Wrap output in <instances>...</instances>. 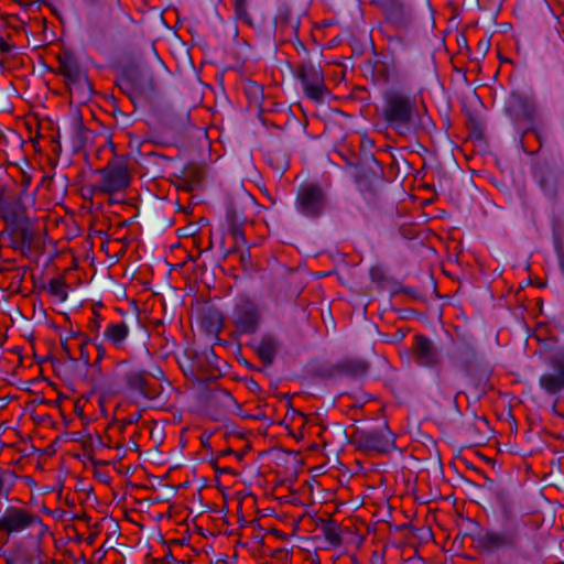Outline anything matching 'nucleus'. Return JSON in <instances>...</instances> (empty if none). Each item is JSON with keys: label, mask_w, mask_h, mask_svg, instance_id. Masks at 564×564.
<instances>
[{"label": "nucleus", "mask_w": 564, "mask_h": 564, "mask_svg": "<svg viewBox=\"0 0 564 564\" xmlns=\"http://www.w3.org/2000/svg\"><path fill=\"white\" fill-rule=\"evenodd\" d=\"M285 429L297 442L304 438V425H285Z\"/></svg>", "instance_id": "obj_40"}, {"label": "nucleus", "mask_w": 564, "mask_h": 564, "mask_svg": "<svg viewBox=\"0 0 564 564\" xmlns=\"http://www.w3.org/2000/svg\"><path fill=\"white\" fill-rule=\"evenodd\" d=\"M210 437H212V434H207V433H202L199 435L200 443L204 447L210 446V444H209Z\"/></svg>", "instance_id": "obj_49"}, {"label": "nucleus", "mask_w": 564, "mask_h": 564, "mask_svg": "<svg viewBox=\"0 0 564 564\" xmlns=\"http://www.w3.org/2000/svg\"><path fill=\"white\" fill-rule=\"evenodd\" d=\"M543 432L546 434V435H550L554 438H561V440H564V427L562 429V431L560 433H554L552 431H550L549 429L544 427L543 429Z\"/></svg>", "instance_id": "obj_47"}, {"label": "nucleus", "mask_w": 564, "mask_h": 564, "mask_svg": "<svg viewBox=\"0 0 564 564\" xmlns=\"http://www.w3.org/2000/svg\"><path fill=\"white\" fill-rule=\"evenodd\" d=\"M143 423H153V424H156V423H159V420H156V419H144Z\"/></svg>", "instance_id": "obj_53"}, {"label": "nucleus", "mask_w": 564, "mask_h": 564, "mask_svg": "<svg viewBox=\"0 0 564 564\" xmlns=\"http://www.w3.org/2000/svg\"><path fill=\"white\" fill-rule=\"evenodd\" d=\"M412 357L416 366L440 371L443 367V348L424 335H416L412 347Z\"/></svg>", "instance_id": "obj_5"}, {"label": "nucleus", "mask_w": 564, "mask_h": 564, "mask_svg": "<svg viewBox=\"0 0 564 564\" xmlns=\"http://www.w3.org/2000/svg\"><path fill=\"white\" fill-rule=\"evenodd\" d=\"M553 245L557 257L560 270L564 274V246L561 237L556 232L553 234Z\"/></svg>", "instance_id": "obj_34"}, {"label": "nucleus", "mask_w": 564, "mask_h": 564, "mask_svg": "<svg viewBox=\"0 0 564 564\" xmlns=\"http://www.w3.org/2000/svg\"><path fill=\"white\" fill-rule=\"evenodd\" d=\"M552 371L540 377L541 388L549 394L558 393L564 389V352L551 357Z\"/></svg>", "instance_id": "obj_14"}, {"label": "nucleus", "mask_w": 564, "mask_h": 564, "mask_svg": "<svg viewBox=\"0 0 564 564\" xmlns=\"http://www.w3.org/2000/svg\"><path fill=\"white\" fill-rule=\"evenodd\" d=\"M189 351L195 364L198 382H207L217 378L216 372H219V368L216 366L217 356L212 348Z\"/></svg>", "instance_id": "obj_15"}, {"label": "nucleus", "mask_w": 564, "mask_h": 564, "mask_svg": "<svg viewBox=\"0 0 564 564\" xmlns=\"http://www.w3.org/2000/svg\"><path fill=\"white\" fill-rule=\"evenodd\" d=\"M279 349L278 340L272 336H264L259 343L257 352L265 365H271Z\"/></svg>", "instance_id": "obj_24"}, {"label": "nucleus", "mask_w": 564, "mask_h": 564, "mask_svg": "<svg viewBox=\"0 0 564 564\" xmlns=\"http://www.w3.org/2000/svg\"><path fill=\"white\" fill-rule=\"evenodd\" d=\"M73 132L78 145H84L87 142L89 130L83 124L80 120H76L74 122Z\"/></svg>", "instance_id": "obj_33"}, {"label": "nucleus", "mask_w": 564, "mask_h": 564, "mask_svg": "<svg viewBox=\"0 0 564 564\" xmlns=\"http://www.w3.org/2000/svg\"><path fill=\"white\" fill-rule=\"evenodd\" d=\"M85 345H86L85 343H80L79 344V350H80L79 359H82L86 366H89L90 365L89 364V356H88V354L86 351Z\"/></svg>", "instance_id": "obj_43"}, {"label": "nucleus", "mask_w": 564, "mask_h": 564, "mask_svg": "<svg viewBox=\"0 0 564 564\" xmlns=\"http://www.w3.org/2000/svg\"><path fill=\"white\" fill-rule=\"evenodd\" d=\"M43 527L41 517L25 507L8 506L0 516V532L8 536L41 531Z\"/></svg>", "instance_id": "obj_2"}, {"label": "nucleus", "mask_w": 564, "mask_h": 564, "mask_svg": "<svg viewBox=\"0 0 564 564\" xmlns=\"http://www.w3.org/2000/svg\"><path fill=\"white\" fill-rule=\"evenodd\" d=\"M63 441L65 442H76L80 443L84 451L86 452H95L100 447L106 446L99 435H93L86 429H82L79 431L67 432L62 435Z\"/></svg>", "instance_id": "obj_19"}, {"label": "nucleus", "mask_w": 564, "mask_h": 564, "mask_svg": "<svg viewBox=\"0 0 564 564\" xmlns=\"http://www.w3.org/2000/svg\"><path fill=\"white\" fill-rule=\"evenodd\" d=\"M100 328V323L98 321V316L96 315L94 318L90 319V329L94 332H98Z\"/></svg>", "instance_id": "obj_50"}, {"label": "nucleus", "mask_w": 564, "mask_h": 564, "mask_svg": "<svg viewBox=\"0 0 564 564\" xmlns=\"http://www.w3.org/2000/svg\"><path fill=\"white\" fill-rule=\"evenodd\" d=\"M116 84L117 86L119 87V89L126 94V95H129L131 96L132 94L134 93H140L135 87H134V84H131L130 79L128 77L124 76V74L122 73L120 77L117 78L116 80Z\"/></svg>", "instance_id": "obj_37"}, {"label": "nucleus", "mask_w": 564, "mask_h": 564, "mask_svg": "<svg viewBox=\"0 0 564 564\" xmlns=\"http://www.w3.org/2000/svg\"><path fill=\"white\" fill-rule=\"evenodd\" d=\"M143 413H147V411L135 408L133 413L129 414L127 417L116 419L113 423H139V421L143 419Z\"/></svg>", "instance_id": "obj_39"}, {"label": "nucleus", "mask_w": 564, "mask_h": 564, "mask_svg": "<svg viewBox=\"0 0 564 564\" xmlns=\"http://www.w3.org/2000/svg\"><path fill=\"white\" fill-rule=\"evenodd\" d=\"M1 217L10 228L25 221L29 217L20 200L6 202L0 205Z\"/></svg>", "instance_id": "obj_21"}, {"label": "nucleus", "mask_w": 564, "mask_h": 564, "mask_svg": "<svg viewBox=\"0 0 564 564\" xmlns=\"http://www.w3.org/2000/svg\"><path fill=\"white\" fill-rule=\"evenodd\" d=\"M402 292L404 294L410 295L411 297H414V299H419L421 296L420 291L417 289L411 288V286L403 288Z\"/></svg>", "instance_id": "obj_44"}, {"label": "nucleus", "mask_w": 564, "mask_h": 564, "mask_svg": "<svg viewBox=\"0 0 564 564\" xmlns=\"http://www.w3.org/2000/svg\"><path fill=\"white\" fill-rule=\"evenodd\" d=\"M265 162L280 174H283L290 166L289 154L280 148L269 150L265 153Z\"/></svg>", "instance_id": "obj_23"}, {"label": "nucleus", "mask_w": 564, "mask_h": 564, "mask_svg": "<svg viewBox=\"0 0 564 564\" xmlns=\"http://www.w3.org/2000/svg\"><path fill=\"white\" fill-rule=\"evenodd\" d=\"M246 435V432L242 429L239 430H232L229 432L224 433V436L228 437L229 441L232 440H243Z\"/></svg>", "instance_id": "obj_42"}, {"label": "nucleus", "mask_w": 564, "mask_h": 564, "mask_svg": "<svg viewBox=\"0 0 564 564\" xmlns=\"http://www.w3.org/2000/svg\"><path fill=\"white\" fill-rule=\"evenodd\" d=\"M11 236H13L12 248L22 254L29 253L33 248L36 236L32 220L28 218L25 221L11 228Z\"/></svg>", "instance_id": "obj_16"}, {"label": "nucleus", "mask_w": 564, "mask_h": 564, "mask_svg": "<svg viewBox=\"0 0 564 564\" xmlns=\"http://www.w3.org/2000/svg\"><path fill=\"white\" fill-rule=\"evenodd\" d=\"M18 2L22 8L29 10V11H39L42 6H46L51 9L53 13H56L55 9L53 8L52 3L47 0H34L31 2H22L21 0H14Z\"/></svg>", "instance_id": "obj_35"}, {"label": "nucleus", "mask_w": 564, "mask_h": 564, "mask_svg": "<svg viewBox=\"0 0 564 564\" xmlns=\"http://www.w3.org/2000/svg\"><path fill=\"white\" fill-rule=\"evenodd\" d=\"M18 2L22 8L29 10V11H39L42 6H46L51 9L53 13H56L55 9L53 8L52 3L47 0H34L31 2H22L21 0H14Z\"/></svg>", "instance_id": "obj_36"}, {"label": "nucleus", "mask_w": 564, "mask_h": 564, "mask_svg": "<svg viewBox=\"0 0 564 564\" xmlns=\"http://www.w3.org/2000/svg\"><path fill=\"white\" fill-rule=\"evenodd\" d=\"M130 334V328L124 322L109 323L104 330V338L117 349H123Z\"/></svg>", "instance_id": "obj_20"}, {"label": "nucleus", "mask_w": 564, "mask_h": 564, "mask_svg": "<svg viewBox=\"0 0 564 564\" xmlns=\"http://www.w3.org/2000/svg\"><path fill=\"white\" fill-rule=\"evenodd\" d=\"M57 74L65 77L69 88L80 90L83 94L91 93V85L86 73L82 69L74 53L63 51L57 55Z\"/></svg>", "instance_id": "obj_6"}, {"label": "nucleus", "mask_w": 564, "mask_h": 564, "mask_svg": "<svg viewBox=\"0 0 564 564\" xmlns=\"http://www.w3.org/2000/svg\"><path fill=\"white\" fill-rule=\"evenodd\" d=\"M100 183L94 189L106 194L118 193L130 184V175L127 165L117 160H111L104 167L98 170Z\"/></svg>", "instance_id": "obj_7"}, {"label": "nucleus", "mask_w": 564, "mask_h": 564, "mask_svg": "<svg viewBox=\"0 0 564 564\" xmlns=\"http://www.w3.org/2000/svg\"><path fill=\"white\" fill-rule=\"evenodd\" d=\"M328 195L326 189L317 183H304L299 186L295 209L302 216L316 219L326 210Z\"/></svg>", "instance_id": "obj_3"}, {"label": "nucleus", "mask_w": 564, "mask_h": 564, "mask_svg": "<svg viewBox=\"0 0 564 564\" xmlns=\"http://www.w3.org/2000/svg\"><path fill=\"white\" fill-rule=\"evenodd\" d=\"M126 77H128L131 84L141 93L144 89L145 84L149 79L138 68L131 67L123 70Z\"/></svg>", "instance_id": "obj_29"}, {"label": "nucleus", "mask_w": 564, "mask_h": 564, "mask_svg": "<svg viewBox=\"0 0 564 564\" xmlns=\"http://www.w3.org/2000/svg\"><path fill=\"white\" fill-rule=\"evenodd\" d=\"M65 282L61 279H52L48 282L50 293L54 296L59 297L61 301H65L67 299V292L65 291Z\"/></svg>", "instance_id": "obj_32"}, {"label": "nucleus", "mask_w": 564, "mask_h": 564, "mask_svg": "<svg viewBox=\"0 0 564 564\" xmlns=\"http://www.w3.org/2000/svg\"><path fill=\"white\" fill-rule=\"evenodd\" d=\"M142 432H147L154 446H159L165 438L164 425H142Z\"/></svg>", "instance_id": "obj_30"}, {"label": "nucleus", "mask_w": 564, "mask_h": 564, "mask_svg": "<svg viewBox=\"0 0 564 564\" xmlns=\"http://www.w3.org/2000/svg\"><path fill=\"white\" fill-rule=\"evenodd\" d=\"M248 0H235V14L239 20L250 22V18L247 10Z\"/></svg>", "instance_id": "obj_38"}, {"label": "nucleus", "mask_w": 564, "mask_h": 564, "mask_svg": "<svg viewBox=\"0 0 564 564\" xmlns=\"http://www.w3.org/2000/svg\"><path fill=\"white\" fill-rule=\"evenodd\" d=\"M446 355L454 367L462 369L467 376L474 375L478 365V354L476 340L471 336L462 335L453 339Z\"/></svg>", "instance_id": "obj_4"}, {"label": "nucleus", "mask_w": 564, "mask_h": 564, "mask_svg": "<svg viewBox=\"0 0 564 564\" xmlns=\"http://www.w3.org/2000/svg\"><path fill=\"white\" fill-rule=\"evenodd\" d=\"M322 532L329 545L337 547L341 544L339 527L334 521H327L322 525Z\"/></svg>", "instance_id": "obj_25"}, {"label": "nucleus", "mask_w": 564, "mask_h": 564, "mask_svg": "<svg viewBox=\"0 0 564 564\" xmlns=\"http://www.w3.org/2000/svg\"><path fill=\"white\" fill-rule=\"evenodd\" d=\"M62 350L64 355L72 361H76L77 358L73 356L66 341H62Z\"/></svg>", "instance_id": "obj_45"}, {"label": "nucleus", "mask_w": 564, "mask_h": 564, "mask_svg": "<svg viewBox=\"0 0 564 564\" xmlns=\"http://www.w3.org/2000/svg\"><path fill=\"white\" fill-rule=\"evenodd\" d=\"M126 383L135 397L152 401L154 406H160L165 402L162 400V384L149 381L145 372L142 370H130L126 375Z\"/></svg>", "instance_id": "obj_11"}, {"label": "nucleus", "mask_w": 564, "mask_h": 564, "mask_svg": "<svg viewBox=\"0 0 564 564\" xmlns=\"http://www.w3.org/2000/svg\"><path fill=\"white\" fill-rule=\"evenodd\" d=\"M368 371V364L360 359H344L329 370V377L359 379Z\"/></svg>", "instance_id": "obj_17"}, {"label": "nucleus", "mask_w": 564, "mask_h": 564, "mask_svg": "<svg viewBox=\"0 0 564 564\" xmlns=\"http://www.w3.org/2000/svg\"><path fill=\"white\" fill-rule=\"evenodd\" d=\"M534 177L539 183L540 188L551 199L556 197L557 193V177L553 171L540 170L535 172Z\"/></svg>", "instance_id": "obj_22"}, {"label": "nucleus", "mask_w": 564, "mask_h": 564, "mask_svg": "<svg viewBox=\"0 0 564 564\" xmlns=\"http://www.w3.org/2000/svg\"><path fill=\"white\" fill-rule=\"evenodd\" d=\"M232 319L240 333H256L260 323L258 305L248 297H240L235 305Z\"/></svg>", "instance_id": "obj_12"}, {"label": "nucleus", "mask_w": 564, "mask_h": 564, "mask_svg": "<svg viewBox=\"0 0 564 564\" xmlns=\"http://www.w3.org/2000/svg\"><path fill=\"white\" fill-rule=\"evenodd\" d=\"M514 105L521 110L522 116L532 119L534 115V104L528 96L517 94L512 96Z\"/></svg>", "instance_id": "obj_26"}, {"label": "nucleus", "mask_w": 564, "mask_h": 564, "mask_svg": "<svg viewBox=\"0 0 564 564\" xmlns=\"http://www.w3.org/2000/svg\"><path fill=\"white\" fill-rule=\"evenodd\" d=\"M387 23L399 31L410 29L416 21V12L412 3L406 0H390L378 8Z\"/></svg>", "instance_id": "obj_9"}, {"label": "nucleus", "mask_w": 564, "mask_h": 564, "mask_svg": "<svg viewBox=\"0 0 564 564\" xmlns=\"http://www.w3.org/2000/svg\"><path fill=\"white\" fill-rule=\"evenodd\" d=\"M381 113L387 126L400 137L430 133L434 129L425 105L415 95L402 90L384 91Z\"/></svg>", "instance_id": "obj_1"}, {"label": "nucleus", "mask_w": 564, "mask_h": 564, "mask_svg": "<svg viewBox=\"0 0 564 564\" xmlns=\"http://www.w3.org/2000/svg\"><path fill=\"white\" fill-rule=\"evenodd\" d=\"M390 0H370V3L377 8H380L384 3L389 2Z\"/></svg>", "instance_id": "obj_51"}, {"label": "nucleus", "mask_w": 564, "mask_h": 564, "mask_svg": "<svg viewBox=\"0 0 564 564\" xmlns=\"http://www.w3.org/2000/svg\"><path fill=\"white\" fill-rule=\"evenodd\" d=\"M11 476L9 470L0 469V497L8 496L9 489L6 487L7 479Z\"/></svg>", "instance_id": "obj_41"}, {"label": "nucleus", "mask_w": 564, "mask_h": 564, "mask_svg": "<svg viewBox=\"0 0 564 564\" xmlns=\"http://www.w3.org/2000/svg\"><path fill=\"white\" fill-rule=\"evenodd\" d=\"M479 544L487 551L512 547L516 544L513 532L488 531L479 538Z\"/></svg>", "instance_id": "obj_18"}, {"label": "nucleus", "mask_w": 564, "mask_h": 564, "mask_svg": "<svg viewBox=\"0 0 564 564\" xmlns=\"http://www.w3.org/2000/svg\"><path fill=\"white\" fill-rule=\"evenodd\" d=\"M0 50L4 53H8L10 51V45L2 42L1 46H0Z\"/></svg>", "instance_id": "obj_52"}, {"label": "nucleus", "mask_w": 564, "mask_h": 564, "mask_svg": "<svg viewBox=\"0 0 564 564\" xmlns=\"http://www.w3.org/2000/svg\"><path fill=\"white\" fill-rule=\"evenodd\" d=\"M247 219L243 213L237 208L236 205L230 204L226 209V223H227V231L228 235L234 240V246L225 251V258H227L230 253L238 252L240 250L241 245H247L243 227Z\"/></svg>", "instance_id": "obj_13"}, {"label": "nucleus", "mask_w": 564, "mask_h": 564, "mask_svg": "<svg viewBox=\"0 0 564 564\" xmlns=\"http://www.w3.org/2000/svg\"><path fill=\"white\" fill-rule=\"evenodd\" d=\"M485 426L487 427V431L485 433H479L477 425H466V429L464 430V434L469 437V441L473 444H476V445L484 444L489 440V436L492 433L490 425H485Z\"/></svg>", "instance_id": "obj_27"}, {"label": "nucleus", "mask_w": 564, "mask_h": 564, "mask_svg": "<svg viewBox=\"0 0 564 564\" xmlns=\"http://www.w3.org/2000/svg\"><path fill=\"white\" fill-rule=\"evenodd\" d=\"M296 78L301 82L303 89L308 98L314 101H322L327 89L324 83V75L318 65L311 61L303 62L299 65Z\"/></svg>", "instance_id": "obj_8"}, {"label": "nucleus", "mask_w": 564, "mask_h": 564, "mask_svg": "<svg viewBox=\"0 0 564 564\" xmlns=\"http://www.w3.org/2000/svg\"><path fill=\"white\" fill-rule=\"evenodd\" d=\"M499 508H500L501 519L505 522L511 523L514 521V518H516L514 503L509 497L500 496Z\"/></svg>", "instance_id": "obj_28"}, {"label": "nucleus", "mask_w": 564, "mask_h": 564, "mask_svg": "<svg viewBox=\"0 0 564 564\" xmlns=\"http://www.w3.org/2000/svg\"><path fill=\"white\" fill-rule=\"evenodd\" d=\"M83 1L89 6H100V4H111L116 0H83Z\"/></svg>", "instance_id": "obj_46"}, {"label": "nucleus", "mask_w": 564, "mask_h": 564, "mask_svg": "<svg viewBox=\"0 0 564 564\" xmlns=\"http://www.w3.org/2000/svg\"><path fill=\"white\" fill-rule=\"evenodd\" d=\"M178 362H180V367H181L183 373L186 377L192 378V379L197 381V373H196V369H195V364H194V360L192 358V355H191L189 350L185 351L184 358L181 359Z\"/></svg>", "instance_id": "obj_31"}, {"label": "nucleus", "mask_w": 564, "mask_h": 564, "mask_svg": "<svg viewBox=\"0 0 564 564\" xmlns=\"http://www.w3.org/2000/svg\"><path fill=\"white\" fill-rule=\"evenodd\" d=\"M96 348L98 350V357L95 360V362L93 364V367H96L98 365V362L102 359V357L106 355V350L102 346L96 345Z\"/></svg>", "instance_id": "obj_48"}, {"label": "nucleus", "mask_w": 564, "mask_h": 564, "mask_svg": "<svg viewBox=\"0 0 564 564\" xmlns=\"http://www.w3.org/2000/svg\"><path fill=\"white\" fill-rule=\"evenodd\" d=\"M352 436L364 449L388 452L394 447L395 435L389 425H380L369 431L356 430Z\"/></svg>", "instance_id": "obj_10"}]
</instances>
